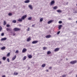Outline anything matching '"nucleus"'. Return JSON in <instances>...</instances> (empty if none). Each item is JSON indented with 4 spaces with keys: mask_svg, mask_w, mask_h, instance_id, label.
Returning a JSON list of instances; mask_svg holds the SVG:
<instances>
[{
    "mask_svg": "<svg viewBox=\"0 0 77 77\" xmlns=\"http://www.w3.org/2000/svg\"><path fill=\"white\" fill-rule=\"evenodd\" d=\"M59 24H62V21H60L59 22Z\"/></svg>",
    "mask_w": 77,
    "mask_h": 77,
    "instance_id": "e433bc0d",
    "label": "nucleus"
},
{
    "mask_svg": "<svg viewBox=\"0 0 77 77\" xmlns=\"http://www.w3.org/2000/svg\"><path fill=\"white\" fill-rule=\"evenodd\" d=\"M51 35H46V38H51Z\"/></svg>",
    "mask_w": 77,
    "mask_h": 77,
    "instance_id": "2eb2a0df",
    "label": "nucleus"
},
{
    "mask_svg": "<svg viewBox=\"0 0 77 77\" xmlns=\"http://www.w3.org/2000/svg\"><path fill=\"white\" fill-rule=\"evenodd\" d=\"M18 74V73L17 72H14V75H17Z\"/></svg>",
    "mask_w": 77,
    "mask_h": 77,
    "instance_id": "4be33fe9",
    "label": "nucleus"
},
{
    "mask_svg": "<svg viewBox=\"0 0 77 77\" xmlns=\"http://www.w3.org/2000/svg\"><path fill=\"white\" fill-rule=\"evenodd\" d=\"M76 77H77V75H76Z\"/></svg>",
    "mask_w": 77,
    "mask_h": 77,
    "instance_id": "5fc2aeb1",
    "label": "nucleus"
},
{
    "mask_svg": "<svg viewBox=\"0 0 77 77\" xmlns=\"http://www.w3.org/2000/svg\"><path fill=\"white\" fill-rule=\"evenodd\" d=\"M16 34L15 33H14L13 34V36H15V35Z\"/></svg>",
    "mask_w": 77,
    "mask_h": 77,
    "instance_id": "c03bdc74",
    "label": "nucleus"
},
{
    "mask_svg": "<svg viewBox=\"0 0 77 77\" xmlns=\"http://www.w3.org/2000/svg\"><path fill=\"white\" fill-rule=\"evenodd\" d=\"M77 60H75L74 61H71L70 63L71 64H72V65L74 64H75V63H77Z\"/></svg>",
    "mask_w": 77,
    "mask_h": 77,
    "instance_id": "f03ea898",
    "label": "nucleus"
},
{
    "mask_svg": "<svg viewBox=\"0 0 77 77\" xmlns=\"http://www.w3.org/2000/svg\"><path fill=\"white\" fill-rule=\"evenodd\" d=\"M57 9V6H55L53 7V9L54 10H56V9Z\"/></svg>",
    "mask_w": 77,
    "mask_h": 77,
    "instance_id": "5701e85b",
    "label": "nucleus"
},
{
    "mask_svg": "<svg viewBox=\"0 0 77 77\" xmlns=\"http://www.w3.org/2000/svg\"><path fill=\"white\" fill-rule=\"evenodd\" d=\"M28 57L29 59H31V58H32V55H29L28 56Z\"/></svg>",
    "mask_w": 77,
    "mask_h": 77,
    "instance_id": "ddd939ff",
    "label": "nucleus"
},
{
    "mask_svg": "<svg viewBox=\"0 0 77 77\" xmlns=\"http://www.w3.org/2000/svg\"><path fill=\"white\" fill-rule=\"evenodd\" d=\"M30 29L29 28H28V29H27V31H29V30Z\"/></svg>",
    "mask_w": 77,
    "mask_h": 77,
    "instance_id": "79ce46f5",
    "label": "nucleus"
},
{
    "mask_svg": "<svg viewBox=\"0 0 77 77\" xmlns=\"http://www.w3.org/2000/svg\"><path fill=\"white\" fill-rule=\"evenodd\" d=\"M51 68H52V67H50L49 68V69H51Z\"/></svg>",
    "mask_w": 77,
    "mask_h": 77,
    "instance_id": "de8ad7c7",
    "label": "nucleus"
},
{
    "mask_svg": "<svg viewBox=\"0 0 77 77\" xmlns=\"http://www.w3.org/2000/svg\"><path fill=\"white\" fill-rule=\"evenodd\" d=\"M76 23H77V21H76Z\"/></svg>",
    "mask_w": 77,
    "mask_h": 77,
    "instance_id": "864d4df0",
    "label": "nucleus"
},
{
    "mask_svg": "<svg viewBox=\"0 0 77 77\" xmlns=\"http://www.w3.org/2000/svg\"><path fill=\"white\" fill-rule=\"evenodd\" d=\"M18 21L19 22H21L23 21V20L22 18L19 19V20H18Z\"/></svg>",
    "mask_w": 77,
    "mask_h": 77,
    "instance_id": "a211bd4d",
    "label": "nucleus"
},
{
    "mask_svg": "<svg viewBox=\"0 0 77 77\" xmlns=\"http://www.w3.org/2000/svg\"><path fill=\"white\" fill-rule=\"evenodd\" d=\"M53 21V20H51L48 21V24H50V23H52Z\"/></svg>",
    "mask_w": 77,
    "mask_h": 77,
    "instance_id": "1a4fd4ad",
    "label": "nucleus"
},
{
    "mask_svg": "<svg viewBox=\"0 0 77 77\" xmlns=\"http://www.w3.org/2000/svg\"><path fill=\"white\" fill-rule=\"evenodd\" d=\"M68 20H72V19H71V18H68Z\"/></svg>",
    "mask_w": 77,
    "mask_h": 77,
    "instance_id": "a18cd8bd",
    "label": "nucleus"
},
{
    "mask_svg": "<svg viewBox=\"0 0 77 77\" xmlns=\"http://www.w3.org/2000/svg\"><path fill=\"white\" fill-rule=\"evenodd\" d=\"M29 8L30 9H31V10H32V9H33V7H32V6L31 5H29Z\"/></svg>",
    "mask_w": 77,
    "mask_h": 77,
    "instance_id": "aec40b11",
    "label": "nucleus"
},
{
    "mask_svg": "<svg viewBox=\"0 0 77 77\" xmlns=\"http://www.w3.org/2000/svg\"><path fill=\"white\" fill-rule=\"evenodd\" d=\"M12 13H9L8 14V15H9V16H11V15H12Z\"/></svg>",
    "mask_w": 77,
    "mask_h": 77,
    "instance_id": "2f4dec72",
    "label": "nucleus"
},
{
    "mask_svg": "<svg viewBox=\"0 0 77 77\" xmlns=\"http://www.w3.org/2000/svg\"><path fill=\"white\" fill-rule=\"evenodd\" d=\"M5 49H6V47L5 46H4L2 47L1 48V50H5Z\"/></svg>",
    "mask_w": 77,
    "mask_h": 77,
    "instance_id": "412c9836",
    "label": "nucleus"
},
{
    "mask_svg": "<svg viewBox=\"0 0 77 77\" xmlns=\"http://www.w3.org/2000/svg\"><path fill=\"white\" fill-rule=\"evenodd\" d=\"M42 21H43V18L42 17L40 19V21L42 22Z\"/></svg>",
    "mask_w": 77,
    "mask_h": 77,
    "instance_id": "bb28decb",
    "label": "nucleus"
},
{
    "mask_svg": "<svg viewBox=\"0 0 77 77\" xmlns=\"http://www.w3.org/2000/svg\"><path fill=\"white\" fill-rule=\"evenodd\" d=\"M6 24V22L5 21H4V25H5Z\"/></svg>",
    "mask_w": 77,
    "mask_h": 77,
    "instance_id": "f704fd0d",
    "label": "nucleus"
},
{
    "mask_svg": "<svg viewBox=\"0 0 77 77\" xmlns=\"http://www.w3.org/2000/svg\"><path fill=\"white\" fill-rule=\"evenodd\" d=\"M35 24H33L32 25V27H35Z\"/></svg>",
    "mask_w": 77,
    "mask_h": 77,
    "instance_id": "37998d69",
    "label": "nucleus"
},
{
    "mask_svg": "<svg viewBox=\"0 0 77 77\" xmlns=\"http://www.w3.org/2000/svg\"><path fill=\"white\" fill-rule=\"evenodd\" d=\"M11 34H12V32H11Z\"/></svg>",
    "mask_w": 77,
    "mask_h": 77,
    "instance_id": "603ef678",
    "label": "nucleus"
},
{
    "mask_svg": "<svg viewBox=\"0 0 77 77\" xmlns=\"http://www.w3.org/2000/svg\"><path fill=\"white\" fill-rule=\"evenodd\" d=\"M31 40V38L30 37H29L27 39V42H29V41H30Z\"/></svg>",
    "mask_w": 77,
    "mask_h": 77,
    "instance_id": "9d476101",
    "label": "nucleus"
},
{
    "mask_svg": "<svg viewBox=\"0 0 77 77\" xmlns=\"http://www.w3.org/2000/svg\"><path fill=\"white\" fill-rule=\"evenodd\" d=\"M2 27L1 26H0V32L2 31Z\"/></svg>",
    "mask_w": 77,
    "mask_h": 77,
    "instance_id": "72a5a7b5",
    "label": "nucleus"
},
{
    "mask_svg": "<svg viewBox=\"0 0 77 77\" xmlns=\"http://www.w3.org/2000/svg\"><path fill=\"white\" fill-rule=\"evenodd\" d=\"M16 57H17V56L14 55V57H13L12 58V60H14L16 59Z\"/></svg>",
    "mask_w": 77,
    "mask_h": 77,
    "instance_id": "9b49d317",
    "label": "nucleus"
},
{
    "mask_svg": "<svg viewBox=\"0 0 77 77\" xmlns=\"http://www.w3.org/2000/svg\"><path fill=\"white\" fill-rule=\"evenodd\" d=\"M60 31H59L57 32V35H59V33H60Z\"/></svg>",
    "mask_w": 77,
    "mask_h": 77,
    "instance_id": "a19ab883",
    "label": "nucleus"
},
{
    "mask_svg": "<svg viewBox=\"0 0 77 77\" xmlns=\"http://www.w3.org/2000/svg\"><path fill=\"white\" fill-rule=\"evenodd\" d=\"M6 30L8 31H10V32H12V29L11 28H7Z\"/></svg>",
    "mask_w": 77,
    "mask_h": 77,
    "instance_id": "423d86ee",
    "label": "nucleus"
},
{
    "mask_svg": "<svg viewBox=\"0 0 77 77\" xmlns=\"http://www.w3.org/2000/svg\"><path fill=\"white\" fill-rule=\"evenodd\" d=\"M57 12H58V13H61V12H62V11L60 10H57Z\"/></svg>",
    "mask_w": 77,
    "mask_h": 77,
    "instance_id": "f3484780",
    "label": "nucleus"
},
{
    "mask_svg": "<svg viewBox=\"0 0 77 77\" xmlns=\"http://www.w3.org/2000/svg\"><path fill=\"white\" fill-rule=\"evenodd\" d=\"M26 17H27V15H25L23 16L21 18L22 19V20H24L25 18H26Z\"/></svg>",
    "mask_w": 77,
    "mask_h": 77,
    "instance_id": "39448f33",
    "label": "nucleus"
},
{
    "mask_svg": "<svg viewBox=\"0 0 77 77\" xmlns=\"http://www.w3.org/2000/svg\"><path fill=\"white\" fill-rule=\"evenodd\" d=\"M7 56H10V53H8L7 55Z\"/></svg>",
    "mask_w": 77,
    "mask_h": 77,
    "instance_id": "7c9ffc66",
    "label": "nucleus"
},
{
    "mask_svg": "<svg viewBox=\"0 0 77 77\" xmlns=\"http://www.w3.org/2000/svg\"><path fill=\"white\" fill-rule=\"evenodd\" d=\"M6 59V57H2V60H5Z\"/></svg>",
    "mask_w": 77,
    "mask_h": 77,
    "instance_id": "b1692460",
    "label": "nucleus"
},
{
    "mask_svg": "<svg viewBox=\"0 0 77 77\" xmlns=\"http://www.w3.org/2000/svg\"><path fill=\"white\" fill-rule=\"evenodd\" d=\"M7 27H9L10 26V25L9 24H7L6 26Z\"/></svg>",
    "mask_w": 77,
    "mask_h": 77,
    "instance_id": "58836bf2",
    "label": "nucleus"
},
{
    "mask_svg": "<svg viewBox=\"0 0 77 77\" xmlns=\"http://www.w3.org/2000/svg\"><path fill=\"white\" fill-rule=\"evenodd\" d=\"M15 53H19V51H18V50H17L16 51Z\"/></svg>",
    "mask_w": 77,
    "mask_h": 77,
    "instance_id": "c9c22d12",
    "label": "nucleus"
},
{
    "mask_svg": "<svg viewBox=\"0 0 77 77\" xmlns=\"http://www.w3.org/2000/svg\"><path fill=\"white\" fill-rule=\"evenodd\" d=\"M32 18V17H29L28 18V20H31Z\"/></svg>",
    "mask_w": 77,
    "mask_h": 77,
    "instance_id": "cd10ccee",
    "label": "nucleus"
},
{
    "mask_svg": "<svg viewBox=\"0 0 77 77\" xmlns=\"http://www.w3.org/2000/svg\"><path fill=\"white\" fill-rule=\"evenodd\" d=\"M51 53V52L50 51H48L47 52V54H50Z\"/></svg>",
    "mask_w": 77,
    "mask_h": 77,
    "instance_id": "6ab92c4d",
    "label": "nucleus"
},
{
    "mask_svg": "<svg viewBox=\"0 0 77 77\" xmlns=\"http://www.w3.org/2000/svg\"><path fill=\"white\" fill-rule=\"evenodd\" d=\"M66 75H64L62 76V77H66Z\"/></svg>",
    "mask_w": 77,
    "mask_h": 77,
    "instance_id": "4c0bfd02",
    "label": "nucleus"
},
{
    "mask_svg": "<svg viewBox=\"0 0 77 77\" xmlns=\"http://www.w3.org/2000/svg\"><path fill=\"white\" fill-rule=\"evenodd\" d=\"M47 72H48V70H47L46 71Z\"/></svg>",
    "mask_w": 77,
    "mask_h": 77,
    "instance_id": "8fccbe9b",
    "label": "nucleus"
},
{
    "mask_svg": "<svg viewBox=\"0 0 77 77\" xmlns=\"http://www.w3.org/2000/svg\"><path fill=\"white\" fill-rule=\"evenodd\" d=\"M30 2V1L29 0H26L24 1V3H28Z\"/></svg>",
    "mask_w": 77,
    "mask_h": 77,
    "instance_id": "4468645a",
    "label": "nucleus"
},
{
    "mask_svg": "<svg viewBox=\"0 0 77 77\" xmlns=\"http://www.w3.org/2000/svg\"><path fill=\"white\" fill-rule=\"evenodd\" d=\"M2 63L1 61H0V64H2Z\"/></svg>",
    "mask_w": 77,
    "mask_h": 77,
    "instance_id": "09e8293b",
    "label": "nucleus"
},
{
    "mask_svg": "<svg viewBox=\"0 0 77 77\" xmlns=\"http://www.w3.org/2000/svg\"><path fill=\"white\" fill-rule=\"evenodd\" d=\"M21 30V29L17 28H15L14 29V31L15 32H18V31H20Z\"/></svg>",
    "mask_w": 77,
    "mask_h": 77,
    "instance_id": "f257e3e1",
    "label": "nucleus"
},
{
    "mask_svg": "<svg viewBox=\"0 0 77 77\" xmlns=\"http://www.w3.org/2000/svg\"><path fill=\"white\" fill-rule=\"evenodd\" d=\"M47 48L46 47H44L43 48V49L44 50H46V49H47Z\"/></svg>",
    "mask_w": 77,
    "mask_h": 77,
    "instance_id": "c756f323",
    "label": "nucleus"
},
{
    "mask_svg": "<svg viewBox=\"0 0 77 77\" xmlns=\"http://www.w3.org/2000/svg\"><path fill=\"white\" fill-rule=\"evenodd\" d=\"M59 49H60L59 48H57L55 49L54 50V51H55V52L58 51H59Z\"/></svg>",
    "mask_w": 77,
    "mask_h": 77,
    "instance_id": "6e6552de",
    "label": "nucleus"
},
{
    "mask_svg": "<svg viewBox=\"0 0 77 77\" xmlns=\"http://www.w3.org/2000/svg\"><path fill=\"white\" fill-rule=\"evenodd\" d=\"M55 3V1L54 0L52 1L50 3V5L52 6Z\"/></svg>",
    "mask_w": 77,
    "mask_h": 77,
    "instance_id": "7ed1b4c3",
    "label": "nucleus"
},
{
    "mask_svg": "<svg viewBox=\"0 0 77 77\" xmlns=\"http://www.w3.org/2000/svg\"><path fill=\"white\" fill-rule=\"evenodd\" d=\"M12 22L13 23H17V21L15 20H13Z\"/></svg>",
    "mask_w": 77,
    "mask_h": 77,
    "instance_id": "a878e982",
    "label": "nucleus"
},
{
    "mask_svg": "<svg viewBox=\"0 0 77 77\" xmlns=\"http://www.w3.org/2000/svg\"><path fill=\"white\" fill-rule=\"evenodd\" d=\"M7 62H10V61L9 60V58H7Z\"/></svg>",
    "mask_w": 77,
    "mask_h": 77,
    "instance_id": "473e14b6",
    "label": "nucleus"
},
{
    "mask_svg": "<svg viewBox=\"0 0 77 77\" xmlns=\"http://www.w3.org/2000/svg\"><path fill=\"white\" fill-rule=\"evenodd\" d=\"M2 77H6V75H3L2 76Z\"/></svg>",
    "mask_w": 77,
    "mask_h": 77,
    "instance_id": "49530a36",
    "label": "nucleus"
},
{
    "mask_svg": "<svg viewBox=\"0 0 77 77\" xmlns=\"http://www.w3.org/2000/svg\"><path fill=\"white\" fill-rule=\"evenodd\" d=\"M7 39V38H1V41H5V40H6Z\"/></svg>",
    "mask_w": 77,
    "mask_h": 77,
    "instance_id": "f8f14e48",
    "label": "nucleus"
},
{
    "mask_svg": "<svg viewBox=\"0 0 77 77\" xmlns=\"http://www.w3.org/2000/svg\"><path fill=\"white\" fill-rule=\"evenodd\" d=\"M76 6H77V3L76 4Z\"/></svg>",
    "mask_w": 77,
    "mask_h": 77,
    "instance_id": "3c124183",
    "label": "nucleus"
},
{
    "mask_svg": "<svg viewBox=\"0 0 77 77\" xmlns=\"http://www.w3.org/2000/svg\"><path fill=\"white\" fill-rule=\"evenodd\" d=\"M45 66V64H43L42 65V68H44Z\"/></svg>",
    "mask_w": 77,
    "mask_h": 77,
    "instance_id": "393cba45",
    "label": "nucleus"
},
{
    "mask_svg": "<svg viewBox=\"0 0 77 77\" xmlns=\"http://www.w3.org/2000/svg\"><path fill=\"white\" fill-rule=\"evenodd\" d=\"M38 41H33L32 42V44H36L38 43Z\"/></svg>",
    "mask_w": 77,
    "mask_h": 77,
    "instance_id": "0eeeda50",
    "label": "nucleus"
},
{
    "mask_svg": "<svg viewBox=\"0 0 77 77\" xmlns=\"http://www.w3.org/2000/svg\"><path fill=\"white\" fill-rule=\"evenodd\" d=\"M62 25H59V26L58 27L59 29V30H60L61 28H62Z\"/></svg>",
    "mask_w": 77,
    "mask_h": 77,
    "instance_id": "dca6fc26",
    "label": "nucleus"
},
{
    "mask_svg": "<svg viewBox=\"0 0 77 77\" xmlns=\"http://www.w3.org/2000/svg\"><path fill=\"white\" fill-rule=\"evenodd\" d=\"M4 33H3H3H2V34H1V36H4Z\"/></svg>",
    "mask_w": 77,
    "mask_h": 77,
    "instance_id": "ea45409f",
    "label": "nucleus"
},
{
    "mask_svg": "<svg viewBox=\"0 0 77 77\" xmlns=\"http://www.w3.org/2000/svg\"><path fill=\"white\" fill-rule=\"evenodd\" d=\"M26 56H25L23 57V60H26Z\"/></svg>",
    "mask_w": 77,
    "mask_h": 77,
    "instance_id": "c85d7f7f",
    "label": "nucleus"
},
{
    "mask_svg": "<svg viewBox=\"0 0 77 77\" xmlns=\"http://www.w3.org/2000/svg\"><path fill=\"white\" fill-rule=\"evenodd\" d=\"M27 49H26L25 48H24L22 50V52L23 53H25L27 51Z\"/></svg>",
    "mask_w": 77,
    "mask_h": 77,
    "instance_id": "20e7f679",
    "label": "nucleus"
}]
</instances>
